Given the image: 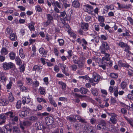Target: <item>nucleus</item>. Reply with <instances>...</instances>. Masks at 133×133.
Masks as SVG:
<instances>
[{"mask_svg":"<svg viewBox=\"0 0 133 133\" xmlns=\"http://www.w3.org/2000/svg\"><path fill=\"white\" fill-rule=\"evenodd\" d=\"M6 115L9 117L10 118L9 120L10 125L16 124V122L18 121V117L15 116V114L12 111H9L5 113Z\"/></svg>","mask_w":133,"mask_h":133,"instance_id":"nucleus-1","label":"nucleus"},{"mask_svg":"<svg viewBox=\"0 0 133 133\" xmlns=\"http://www.w3.org/2000/svg\"><path fill=\"white\" fill-rule=\"evenodd\" d=\"M12 128L9 125L4 126L2 128L0 127V133H10Z\"/></svg>","mask_w":133,"mask_h":133,"instance_id":"nucleus-2","label":"nucleus"},{"mask_svg":"<svg viewBox=\"0 0 133 133\" xmlns=\"http://www.w3.org/2000/svg\"><path fill=\"white\" fill-rule=\"evenodd\" d=\"M84 9L85 12H88L89 14L94 15L92 12L94 11L93 7L90 5L86 4L84 5Z\"/></svg>","mask_w":133,"mask_h":133,"instance_id":"nucleus-3","label":"nucleus"},{"mask_svg":"<svg viewBox=\"0 0 133 133\" xmlns=\"http://www.w3.org/2000/svg\"><path fill=\"white\" fill-rule=\"evenodd\" d=\"M2 65L3 67L5 70H8L9 69L12 68L14 66V64L11 62L9 63H4L2 64Z\"/></svg>","mask_w":133,"mask_h":133,"instance_id":"nucleus-4","label":"nucleus"},{"mask_svg":"<svg viewBox=\"0 0 133 133\" xmlns=\"http://www.w3.org/2000/svg\"><path fill=\"white\" fill-rule=\"evenodd\" d=\"M108 114L111 117L110 118V121L113 124H116L117 121L116 115L114 113H112L111 114Z\"/></svg>","mask_w":133,"mask_h":133,"instance_id":"nucleus-5","label":"nucleus"},{"mask_svg":"<svg viewBox=\"0 0 133 133\" xmlns=\"http://www.w3.org/2000/svg\"><path fill=\"white\" fill-rule=\"evenodd\" d=\"M106 124L105 121L103 120H101L100 123L97 126V128L98 129H102L104 130L105 129Z\"/></svg>","mask_w":133,"mask_h":133,"instance_id":"nucleus-6","label":"nucleus"},{"mask_svg":"<svg viewBox=\"0 0 133 133\" xmlns=\"http://www.w3.org/2000/svg\"><path fill=\"white\" fill-rule=\"evenodd\" d=\"M31 125L30 122L27 121H23L22 122L20 121L19 125L20 128L23 130L25 128L24 126H29Z\"/></svg>","mask_w":133,"mask_h":133,"instance_id":"nucleus-7","label":"nucleus"},{"mask_svg":"<svg viewBox=\"0 0 133 133\" xmlns=\"http://www.w3.org/2000/svg\"><path fill=\"white\" fill-rule=\"evenodd\" d=\"M5 114H0V125L5 123L6 117Z\"/></svg>","mask_w":133,"mask_h":133,"instance_id":"nucleus-8","label":"nucleus"},{"mask_svg":"<svg viewBox=\"0 0 133 133\" xmlns=\"http://www.w3.org/2000/svg\"><path fill=\"white\" fill-rule=\"evenodd\" d=\"M102 48H100L101 52V50L102 49L104 50L105 51H107L109 49L110 47L109 44L107 42L103 41L102 42Z\"/></svg>","mask_w":133,"mask_h":133,"instance_id":"nucleus-9","label":"nucleus"},{"mask_svg":"<svg viewBox=\"0 0 133 133\" xmlns=\"http://www.w3.org/2000/svg\"><path fill=\"white\" fill-rule=\"evenodd\" d=\"M59 17H62L64 21H66L68 20V17L65 11H64L63 12H59Z\"/></svg>","mask_w":133,"mask_h":133,"instance_id":"nucleus-10","label":"nucleus"},{"mask_svg":"<svg viewBox=\"0 0 133 133\" xmlns=\"http://www.w3.org/2000/svg\"><path fill=\"white\" fill-rule=\"evenodd\" d=\"M101 54H104L105 58L103 57V58H105V60H106L107 61H108L110 60V58H109L110 55L109 54L107 53L106 51H105L104 50L102 49L101 50Z\"/></svg>","mask_w":133,"mask_h":133,"instance_id":"nucleus-11","label":"nucleus"},{"mask_svg":"<svg viewBox=\"0 0 133 133\" xmlns=\"http://www.w3.org/2000/svg\"><path fill=\"white\" fill-rule=\"evenodd\" d=\"M117 4L118 5V8L120 10L122 9H128L129 8H130V6H131L130 4H129L128 5H125L124 4H120V3L118 2L117 3Z\"/></svg>","mask_w":133,"mask_h":133,"instance_id":"nucleus-12","label":"nucleus"},{"mask_svg":"<svg viewBox=\"0 0 133 133\" xmlns=\"http://www.w3.org/2000/svg\"><path fill=\"white\" fill-rule=\"evenodd\" d=\"M45 122L47 125H50L52 124L54 122L53 119L51 118L46 117L45 119Z\"/></svg>","mask_w":133,"mask_h":133,"instance_id":"nucleus-13","label":"nucleus"},{"mask_svg":"<svg viewBox=\"0 0 133 133\" xmlns=\"http://www.w3.org/2000/svg\"><path fill=\"white\" fill-rule=\"evenodd\" d=\"M80 3L77 0H74L72 2V5L75 8H79L80 6Z\"/></svg>","mask_w":133,"mask_h":133,"instance_id":"nucleus-14","label":"nucleus"},{"mask_svg":"<svg viewBox=\"0 0 133 133\" xmlns=\"http://www.w3.org/2000/svg\"><path fill=\"white\" fill-rule=\"evenodd\" d=\"M81 26L82 29L87 31L88 30L89 25L88 23H83L81 24Z\"/></svg>","mask_w":133,"mask_h":133,"instance_id":"nucleus-15","label":"nucleus"},{"mask_svg":"<svg viewBox=\"0 0 133 133\" xmlns=\"http://www.w3.org/2000/svg\"><path fill=\"white\" fill-rule=\"evenodd\" d=\"M9 38L12 41H15L17 39V37L15 33L11 34L10 35Z\"/></svg>","mask_w":133,"mask_h":133,"instance_id":"nucleus-16","label":"nucleus"},{"mask_svg":"<svg viewBox=\"0 0 133 133\" xmlns=\"http://www.w3.org/2000/svg\"><path fill=\"white\" fill-rule=\"evenodd\" d=\"M9 103V101L5 99H1L0 102V105L3 106L6 105Z\"/></svg>","mask_w":133,"mask_h":133,"instance_id":"nucleus-17","label":"nucleus"},{"mask_svg":"<svg viewBox=\"0 0 133 133\" xmlns=\"http://www.w3.org/2000/svg\"><path fill=\"white\" fill-rule=\"evenodd\" d=\"M1 52L2 55H5L8 54V51L6 48L3 47L1 49Z\"/></svg>","mask_w":133,"mask_h":133,"instance_id":"nucleus-18","label":"nucleus"},{"mask_svg":"<svg viewBox=\"0 0 133 133\" xmlns=\"http://www.w3.org/2000/svg\"><path fill=\"white\" fill-rule=\"evenodd\" d=\"M118 45L121 48H125L129 46L126 43H124L122 41L119 42L118 44Z\"/></svg>","mask_w":133,"mask_h":133,"instance_id":"nucleus-19","label":"nucleus"},{"mask_svg":"<svg viewBox=\"0 0 133 133\" xmlns=\"http://www.w3.org/2000/svg\"><path fill=\"white\" fill-rule=\"evenodd\" d=\"M26 111H22L19 114V115L21 117L23 118L27 116Z\"/></svg>","mask_w":133,"mask_h":133,"instance_id":"nucleus-20","label":"nucleus"},{"mask_svg":"<svg viewBox=\"0 0 133 133\" xmlns=\"http://www.w3.org/2000/svg\"><path fill=\"white\" fill-rule=\"evenodd\" d=\"M9 55L11 59L14 60L15 58L16 54L15 53L12 52L9 54Z\"/></svg>","mask_w":133,"mask_h":133,"instance_id":"nucleus-21","label":"nucleus"},{"mask_svg":"<svg viewBox=\"0 0 133 133\" xmlns=\"http://www.w3.org/2000/svg\"><path fill=\"white\" fill-rule=\"evenodd\" d=\"M93 77H94L93 79H94V82H96L97 83L98 82L99 79V77L98 75L96 74V75L93 74Z\"/></svg>","mask_w":133,"mask_h":133,"instance_id":"nucleus-22","label":"nucleus"},{"mask_svg":"<svg viewBox=\"0 0 133 133\" xmlns=\"http://www.w3.org/2000/svg\"><path fill=\"white\" fill-rule=\"evenodd\" d=\"M15 61L16 64L18 65H20L22 63L21 59L19 57H17L15 58Z\"/></svg>","mask_w":133,"mask_h":133,"instance_id":"nucleus-23","label":"nucleus"},{"mask_svg":"<svg viewBox=\"0 0 133 133\" xmlns=\"http://www.w3.org/2000/svg\"><path fill=\"white\" fill-rule=\"evenodd\" d=\"M7 77L4 75H1L0 77V81L3 83H4L7 80Z\"/></svg>","mask_w":133,"mask_h":133,"instance_id":"nucleus-24","label":"nucleus"},{"mask_svg":"<svg viewBox=\"0 0 133 133\" xmlns=\"http://www.w3.org/2000/svg\"><path fill=\"white\" fill-rule=\"evenodd\" d=\"M88 91V89L84 88H80V92L82 94H86Z\"/></svg>","mask_w":133,"mask_h":133,"instance_id":"nucleus-25","label":"nucleus"},{"mask_svg":"<svg viewBox=\"0 0 133 133\" xmlns=\"http://www.w3.org/2000/svg\"><path fill=\"white\" fill-rule=\"evenodd\" d=\"M121 88L123 90L124 89L127 87L126 82L124 81H122L120 84Z\"/></svg>","mask_w":133,"mask_h":133,"instance_id":"nucleus-26","label":"nucleus"},{"mask_svg":"<svg viewBox=\"0 0 133 133\" xmlns=\"http://www.w3.org/2000/svg\"><path fill=\"white\" fill-rule=\"evenodd\" d=\"M106 63L104 61H103L99 65V66L102 68L104 70H105L106 68Z\"/></svg>","mask_w":133,"mask_h":133,"instance_id":"nucleus-27","label":"nucleus"},{"mask_svg":"<svg viewBox=\"0 0 133 133\" xmlns=\"http://www.w3.org/2000/svg\"><path fill=\"white\" fill-rule=\"evenodd\" d=\"M91 92L93 95L95 96H97L98 95V92L96 89H93L91 90Z\"/></svg>","mask_w":133,"mask_h":133,"instance_id":"nucleus-28","label":"nucleus"},{"mask_svg":"<svg viewBox=\"0 0 133 133\" xmlns=\"http://www.w3.org/2000/svg\"><path fill=\"white\" fill-rule=\"evenodd\" d=\"M55 6L57 7L59 9H62V8L63 6L62 3H60L58 1H56L55 3Z\"/></svg>","mask_w":133,"mask_h":133,"instance_id":"nucleus-29","label":"nucleus"},{"mask_svg":"<svg viewBox=\"0 0 133 133\" xmlns=\"http://www.w3.org/2000/svg\"><path fill=\"white\" fill-rule=\"evenodd\" d=\"M19 55L22 58H24L25 55L23 54V50L22 49H20L19 50Z\"/></svg>","mask_w":133,"mask_h":133,"instance_id":"nucleus-30","label":"nucleus"},{"mask_svg":"<svg viewBox=\"0 0 133 133\" xmlns=\"http://www.w3.org/2000/svg\"><path fill=\"white\" fill-rule=\"evenodd\" d=\"M9 99L11 102L13 101L14 100V98L13 96L12 93L10 92L9 95Z\"/></svg>","mask_w":133,"mask_h":133,"instance_id":"nucleus-31","label":"nucleus"},{"mask_svg":"<svg viewBox=\"0 0 133 133\" xmlns=\"http://www.w3.org/2000/svg\"><path fill=\"white\" fill-rule=\"evenodd\" d=\"M21 102L20 100H19L17 101L16 104V107L17 109H19L21 108Z\"/></svg>","mask_w":133,"mask_h":133,"instance_id":"nucleus-32","label":"nucleus"},{"mask_svg":"<svg viewBox=\"0 0 133 133\" xmlns=\"http://www.w3.org/2000/svg\"><path fill=\"white\" fill-rule=\"evenodd\" d=\"M37 101L39 103L43 102L44 103H46V101L43 98L37 97Z\"/></svg>","mask_w":133,"mask_h":133,"instance_id":"nucleus-33","label":"nucleus"},{"mask_svg":"<svg viewBox=\"0 0 133 133\" xmlns=\"http://www.w3.org/2000/svg\"><path fill=\"white\" fill-rule=\"evenodd\" d=\"M74 96L75 97L77 98H82L83 97H86V96L85 95H82L76 93L74 94Z\"/></svg>","mask_w":133,"mask_h":133,"instance_id":"nucleus-34","label":"nucleus"},{"mask_svg":"<svg viewBox=\"0 0 133 133\" xmlns=\"http://www.w3.org/2000/svg\"><path fill=\"white\" fill-rule=\"evenodd\" d=\"M110 76L112 78H116L118 77V75L117 73H111Z\"/></svg>","mask_w":133,"mask_h":133,"instance_id":"nucleus-35","label":"nucleus"},{"mask_svg":"<svg viewBox=\"0 0 133 133\" xmlns=\"http://www.w3.org/2000/svg\"><path fill=\"white\" fill-rule=\"evenodd\" d=\"M105 8L107 9L106 11L107 12L108 11V10L109 9H110L111 10H112L114 9L113 6L111 5H110V6L106 5Z\"/></svg>","mask_w":133,"mask_h":133,"instance_id":"nucleus-36","label":"nucleus"},{"mask_svg":"<svg viewBox=\"0 0 133 133\" xmlns=\"http://www.w3.org/2000/svg\"><path fill=\"white\" fill-rule=\"evenodd\" d=\"M39 92H40L41 94L44 95L45 93V91L43 87H41L39 89Z\"/></svg>","mask_w":133,"mask_h":133,"instance_id":"nucleus-37","label":"nucleus"},{"mask_svg":"<svg viewBox=\"0 0 133 133\" xmlns=\"http://www.w3.org/2000/svg\"><path fill=\"white\" fill-rule=\"evenodd\" d=\"M69 68L73 71H75L77 68L76 65L75 64H73L70 66Z\"/></svg>","mask_w":133,"mask_h":133,"instance_id":"nucleus-38","label":"nucleus"},{"mask_svg":"<svg viewBox=\"0 0 133 133\" xmlns=\"http://www.w3.org/2000/svg\"><path fill=\"white\" fill-rule=\"evenodd\" d=\"M67 2V0H66L65 2H62L63 3V5L65 9H66L67 7H70V4H67L66 3Z\"/></svg>","mask_w":133,"mask_h":133,"instance_id":"nucleus-39","label":"nucleus"},{"mask_svg":"<svg viewBox=\"0 0 133 133\" xmlns=\"http://www.w3.org/2000/svg\"><path fill=\"white\" fill-rule=\"evenodd\" d=\"M59 45L60 46H62L64 44V41L63 39H58Z\"/></svg>","mask_w":133,"mask_h":133,"instance_id":"nucleus-40","label":"nucleus"},{"mask_svg":"<svg viewBox=\"0 0 133 133\" xmlns=\"http://www.w3.org/2000/svg\"><path fill=\"white\" fill-rule=\"evenodd\" d=\"M100 38L102 40H106L108 38V36L107 35H102L101 36Z\"/></svg>","mask_w":133,"mask_h":133,"instance_id":"nucleus-41","label":"nucleus"},{"mask_svg":"<svg viewBox=\"0 0 133 133\" xmlns=\"http://www.w3.org/2000/svg\"><path fill=\"white\" fill-rule=\"evenodd\" d=\"M6 33H7L8 34H12L13 30L10 28H7L6 29Z\"/></svg>","mask_w":133,"mask_h":133,"instance_id":"nucleus-42","label":"nucleus"},{"mask_svg":"<svg viewBox=\"0 0 133 133\" xmlns=\"http://www.w3.org/2000/svg\"><path fill=\"white\" fill-rule=\"evenodd\" d=\"M92 127L90 125H86L85 127V130L88 132L90 129H92Z\"/></svg>","mask_w":133,"mask_h":133,"instance_id":"nucleus-43","label":"nucleus"},{"mask_svg":"<svg viewBox=\"0 0 133 133\" xmlns=\"http://www.w3.org/2000/svg\"><path fill=\"white\" fill-rule=\"evenodd\" d=\"M47 17V19L49 21H51L53 19V17L50 14H48L46 15Z\"/></svg>","mask_w":133,"mask_h":133,"instance_id":"nucleus-44","label":"nucleus"},{"mask_svg":"<svg viewBox=\"0 0 133 133\" xmlns=\"http://www.w3.org/2000/svg\"><path fill=\"white\" fill-rule=\"evenodd\" d=\"M12 82L11 81H10L9 84H8L6 85V88L7 89H11L12 85Z\"/></svg>","mask_w":133,"mask_h":133,"instance_id":"nucleus-45","label":"nucleus"},{"mask_svg":"<svg viewBox=\"0 0 133 133\" xmlns=\"http://www.w3.org/2000/svg\"><path fill=\"white\" fill-rule=\"evenodd\" d=\"M25 65L24 64L21 65L19 69L21 72H23L25 69Z\"/></svg>","mask_w":133,"mask_h":133,"instance_id":"nucleus-46","label":"nucleus"},{"mask_svg":"<svg viewBox=\"0 0 133 133\" xmlns=\"http://www.w3.org/2000/svg\"><path fill=\"white\" fill-rule=\"evenodd\" d=\"M84 63L83 62L81 61L80 63H79V62L77 64H78V65L79 68H82L83 67L84 65Z\"/></svg>","mask_w":133,"mask_h":133,"instance_id":"nucleus-47","label":"nucleus"},{"mask_svg":"<svg viewBox=\"0 0 133 133\" xmlns=\"http://www.w3.org/2000/svg\"><path fill=\"white\" fill-rule=\"evenodd\" d=\"M35 8L36 9L37 11L39 12L42 11V9L39 5H37L35 6Z\"/></svg>","mask_w":133,"mask_h":133,"instance_id":"nucleus-48","label":"nucleus"},{"mask_svg":"<svg viewBox=\"0 0 133 133\" xmlns=\"http://www.w3.org/2000/svg\"><path fill=\"white\" fill-rule=\"evenodd\" d=\"M21 89V90L22 91H25L26 92L27 91V89H26L25 87L23 86V85L19 87Z\"/></svg>","mask_w":133,"mask_h":133,"instance_id":"nucleus-49","label":"nucleus"},{"mask_svg":"<svg viewBox=\"0 0 133 133\" xmlns=\"http://www.w3.org/2000/svg\"><path fill=\"white\" fill-rule=\"evenodd\" d=\"M98 20L102 22H104V18L103 16H99L98 17Z\"/></svg>","mask_w":133,"mask_h":133,"instance_id":"nucleus-50","label":"nucleus"},{"mask_svg":"<svg viewBox=\"0 0 133 133\" xmlns=\"http://www.w3.org/2000/svg\"><path fill=\"white\" fill-rule=\"evenodd\" d=\"M91 17L90 16H87L85 17V21L87 22H89L91 21Z\"/></svg>","mask_w":133,"mask_h":133,"instance_id":"nucleus-51","label":"nucleus"},{"mask_svg":"<svg viewBox=\"0 0 133 133\" xmlns=\"http://www.w3.org/2000/svg\"><path fill=\"white\" fill-rule=\"evenodd\" d=\"M118 64L119 66H125V64L123 63L121 60L118 61Z\"/></svg>","mask_w":133,"mask_h":133,"instance_id":"nucleus-52","label":"nucleus"},{"mask_svg":"<svg viewBox=\"0 0 133 133\" xmlns=\"http://www.w3.org/2000/svg\"><path fill=\"white\" fill-rule=\"evenodd\" d=\"M49 101L51 104L53 105L54 107H57V105L54 100L52 99Z\"/></svg>","mask_w":133,"mask_h":133,"instance_id":"nucleus-53","label":"nucleus"},{"mask_svg":"<svg viewBox=\"0 0 133 133\" xmlns=\"http://www.w3.org/2000/svg\"><path fill=\"white\" fill-rule=\"evenodd\" d=\"M68 119L69 120L70 122H75L76 121V118L71 117H69L68 118Z\"/></svg>","mask_w":133,"mask_h":133,"instance_id":"nucleus-54","label":"nucleus"},{"mask_svg":"<svg viewBox=\"0 0 133 133\" xmlns=\"http://www.w3.org/2000/svg\"><path fill=\"white\" fill-rule=\"evenodd\" d=\"M28 27L31 31H34L35 30L34 26L31 24L29 25Z\"/></svg>","mask_w":133,"mask_h":133,"instance_id":"nucleus-55","label":"nucleus"},{"mask_svg":"<svg viewBox=\"0 0 133 133\" xmlns=\"http://www.w3.org/2000/svg\"><path fill=\"white\" fill-rule=\"evenodd\" d=\"M59 100L61 101H67V98L64 97H60L59 98Z\"/></svg>","mask_w":133,"mask_h":133,"instance_id":"nucleus-56","label":"nucleus"},{"mask_svg":"<svg viewBox=\"0 0 133 133\" xmlns=\"http://www.w3.org/2000/svg\"><path fill=\"white\" fill-rule=\"evenodd\" d=\"M111 104H113L116 102V101L113 98L111 97L110 99Z\"/></svg>","mask_w":133,"mask_h":133,"instance_id":"nucleus-57","label":"nucleus"},{"mask_svg":"<svg viewBox=\"0 0 133 133\" xmlns=\"http://www.w3.org/2000/svg\"><path fill=\"white\" fill-rule=\"evenodd\" d=\"M79 78H82L83 79H85L86 80H88L89 79V77L87 75H85L84 76H79Z\"/></svg>","mask_w":133,"mask_h":133,"instance_id":"nucleus-58","label":"nucleus"},{"mask_svg":"<svg viewBox=\"0 0 133 133\" xmlns=\"http://www.w3.org/2000/svg\"><path fill=\"white\" fill-rule=\"evenodd\" d=\"M89 82L90 83H92V85L94 86L95 85V83H94V79H93L92 78H89Z\"/></svg>","mask_w":133,"mask_h":133,"instance_id":"nucleus-59","label":"nucleus"},{"mask_svg":"<svg viewBox=\"0 0 133 133\" xmlns=\"http://www.w3.org/2000/svg\"><path fill=\"white\" fill-rule=\"evenodd\" d=\"M127 97L130 100H133V95L131 94H129L127 96Z\"/></svg>","mask_w":133,"mask_h":133,"instance_id":"nucleus-60","label":"nucleus"},{"mask_svg":"<svg viewBox=\"0 0 133 133\" xmlns=\"http://www.w3.org/2000/svg\"><path fill=\"white\" fill-rule=\"evenodd\" d=\"M13 129L14 131L17 132L19 130V129L16 126H14L13 127Z\"/></svg>","mask_w":133,"mask_h":133,"instance_id":"nucleus-61","label":"nucleus"},{"mask_svg":"<svg viewBox=\"0 0 133 133\" xmlns=\"http://www.w3.org/2000/svg\"><path fill=\"white\" fill-rule=\"evenodd\" d=\"M27 97H22V102L23 104L24 105L25 104V103H26Z\"/></svg>","mask_w":133,"mask_h":133,"instance_id":"nucleus-62","label":"nucleus"},{"mask_svg":"<svg viewBox=\"0 0 133 133\" xmlns=\"http://www.w3.org/2000/svg\"><path fill=\"white\" fill-rule=\"evenodd\" d=\"M27 81V82L29 84H31L32 83V80L31 78H26Z\"/></svg>","mask_w":133,"mask_h":133,"instance_id":"nucleus-63","label":"nucleus"},{"mask_svg":"<svg viewBox=\"0 0 133 133\" xmlns=\"http://www.w3.org/2000/svg\"><path fill=\"white\" fill-rule=\"evenodd\" d=\"M127 19L129 21L132 25H133V20L131 17H128L127 18Z\"/></svg>","mask_w":133,"mask_h":133,"instance_id":"nucleus-64","label":"nucleus"}]
</instances>
